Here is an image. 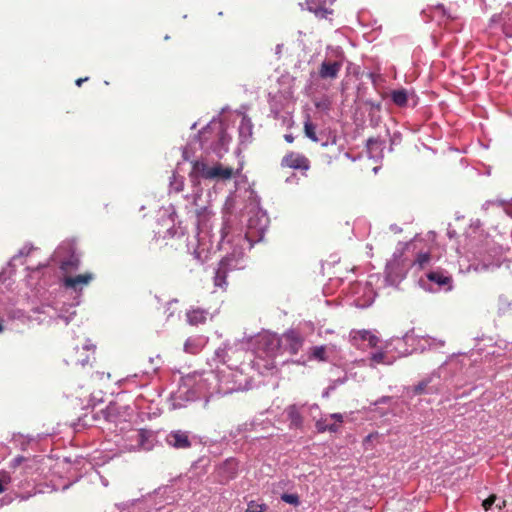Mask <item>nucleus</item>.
Wrapping results in <instances>:
<instances>
[{"mask_svg":"<svg viewBox=\"0 0 512 512\" xmlns=\"http://www.w3.org/2000/svg\"><path fill=\"white\" fill-rule=\"evenodd\" d=\"M95 353L96 346L90 340L80 339L67 350L65 361L72 366H92L96 360Z\"/></svg>","mask_w":512,"mask_h":512,"instance_id":"obj_1","label":"nucleus"},{"mask_svg":"<svg viewBox=\"0 0 512 512\" xmlns=\"http://www.w3.org/2000/svg\"><path fill=\"white\" fill-rule=\"evenodd\" d=\"M193 172L199 174L202 178L226 181L239 174V170H234L232 167H224L221 163L209 167L202 161H195L193 163Z\"/></svg>","mask_w":512,"mask_h":512,"instance_id":"obj_2","label":"nucleus"},{"mask_svg":"<svg viewBox=\"0 0 512 512\" xmlns=\"http://www.w3.org/2000/svg\"><path fill=\"white\" fill-rule=\"evenodd\" d=\"M237 262L238 261L233 256H226L219 262L214 276L215 287L222 291L227 290V276L229 272L239 268Z\"/></svg>","mask_w":512,"mask_h":512,"instance_id":"obj_3","label":"nucleus"},{"mask_svg":"<svg viewBox=\"0 0 512 512\" xmlns=\"http://www.w3.org/2000/svg\"><path fill=\"white\" fill-rule=\"evenodd\" d=\"M281 166L283 168L307 171L310 168V161L305 155L290 151L283 156Z\"/></svg>","mask_w":512,"mask_h":512,"instance_id":"obj_4","label":"nucleus"},{"mask_svg":"<svg viewBox=\"0 0 512 512\" xmlns=\"http://www.w3.org/2000/svg\"><path fill=\"white\" fill-rule=\"evenodd\" d=\"M282 345L291 355H296L303 346L304 338L296 330H288L281 336Z\"/></svg>","mask_w":512,"mask_h":512,"instance_id":"obj_5","label":"nucleus"},{"mask_svg":"<svg viewBox=\"0 0 512 512\" xmlns=\"http://www.w3.org/2000/svg\"><path fill=\"white\" fill-rule=\"evenodd\" d=\"M343 66V58L340 57L336 60L325 59L318 70L319 77L321 79L334 80L338 77L339 72Z\"/></svg>","mask_w":512,"mask_h":512,"instance_id":"obj_6","label":"nucleus"},{"mask_svg":"<svg viewBox=\"0 0 512 512\" xmlns=\"http://www.w3.org/2000/svg\"><path fill=\"white\" fill-rule=\"evenodd\" d=\"M259 343L271 357L276 356L282 347V339L277 334H265L261 336Z\"/></svg>","mask_w":512,"mask_h":512,"instance_id":"obj_7","label":"nucleus"},{"mask_svg":"<svg viewBox=\"0 0 512 512\" xmlns=\"http://www.w3.org/2000/svg\"><path fill=\"white\" fill-rule=\"evenodd\" d=\"M94 276L92 273H84L79 274L77 276H66L63 279V285L66 288H71L73 290H81L83 286L88 285Z\"/></svg>","mask_w":512,"mask_h":512,"instance_id":"obj_8","label":"nucleus"},{"mask_svg":"<svg viewBox=\"0 0 512 512\" xmlns=\"http://www.w3.org/2000/svg\"><path fill=\"white\" fill-rule=\"evenodd\" d=\"M167 443L176 449H187L191 447L188 434L183 431H172L166 438Z\"/></svg>","mask_w":512,"mask_h":512,"instance_id":"obj_9","label":"nucleus"},{"mask_svg":"<svg viewBox=\"0 0 512 512\" xmlns=\"http://www.w3.org/2000/svg\"><path fill=\"white\" fill-rule=\"evenodd\" d=\"M209 316V312L200 307H192L186 312V320L192 326L205 324Z\"/></svg>","mask_w":512,"mask_h":512,"instance_id":"obj_10","label":"nucleus"},{"mask_svg":"<svg viewBox=\"0 0 512 512\" xmlns=\"http://www.w3.org/2000/svg\"><path fill=\"white\" fill-rule=\"evenodd\" d=\"M429 281L436 283L440 287H446V290L452 289L453 279L450 275L445 274L443 271H432L427 274Z\"/></svg>","mask_w":512,"mask_h":512,"instance_id":"obj_11","label":"nucleus"},{"mask_svg":"<svg viewBox=\"0 0 512 512\" xmlns=\"http://www.w3.org/2000/svg\"><path fill=\"white\" fill-rule=\"evenodd\" d=\"M326 2L327 0H307L308 10L319 18H326L332 13V10L326 7Z\"/></svg>","mask_w":512,"mask_h":512,"instance_id":"obj_12","label":"nucleus"},{"mask_svg":"<svg viewBox=\"0 0 512 512\" xmlns=\"http://www.w3.org/2000/svg\"><path fill=\"white\" fill-rule=\"evenodd\" d=\"M351 336H352V339L355 341H357V340L367 341L369 347H371V348L376 347L379 343V338L375 334H373L372 332H370L368 330L353 331L351 333Z\"/></svg>","mask_w":512,"mask_h":512,"instance_id":"obj_13","label":"nucleus"},{"mask_svg":"<svg viewBox=\"0 0 512 512\" xmlns=\"http://www.w3.org/2000/svg\"><path fill=\"white\" fill-rule=\"evenodd\" d=\"M286 411L290 421V426L294 428H301L303 425V417L299 408L296 405H290Z\"/></svg>","mask_w":512,"mask_h":512,"instance_id":"obj_14","label":"nucleus"},{"mask_svg":"<svg viewBox=\"0 0 512 512\" xmlns=\"http://www.w3.org/2000/svg\"><path fill=\"white\" fill-rule=\"evenodd\" d=\"M432 14L434 17L446 18L449 20H454L458 18L456 11H451V9L446 8L443 4H438L432 8Z\"/></svg>","mask_w":512,"mask_h":512,"instance_id":"obj_15","label":"nucleus"},{"mask_svg":"<svg viewBox=\"0 0 512 512\" xmlns=\"http://www.w3.org/2000/svg\"><path fill=\"white\" fill-rule=\"evenodd\" d=\"M80 260L76 255H71L69 258L61 262L60 268L65 273L72 272L79 267Z\"/></svg>","mask_w":512,"mask_h":512,"instance_id":"obj_16","label":"nucleus"},{"mask_svg":"<svg viewBox=\"0 0 512 512\" xmlns=\"http://www.w3.org/2000/svg\"><path fill=\"white\" fill-rule=\"evenodd\" d=\"M391 99L395 105L404 107L408 102L407 91L405 89L394 90L391 92Z\"/></svg>","mask_w":512,"mask_h":512,"instance_id":"obj_17","label":"nucleus"},{"mask_svg":"<svg viewBox=\"0 0 512 512\" xmlns=\"http://www.w3.org/2000/svg\"><path fill=\"white\" fill-rule=\"evenodd\" d=\"M315 426H316L317 431L320 432V433H323V432H326V431L335 433V432H337L339 430V425L336 424V423L329 424L327 422V418L319 419L316 422Z\"/></svg>","mask_w":512,"mask_h":512,"instance_id":"obj_18","label":"nucleus"},{"mask_svg":"<svg viewBox=\"0 0 512 512\" xmlns=\"http://www.w3.org/2000/svg\"><path fill=\"white\" fill-rule=\"evenodd\" d=\"M304 133L307 138H309L313 142H318V137L316 135V126L311 122L310 116L307 115L306 120L304 122Z\"/></svg>","mask_w":512,"mask_h":512,"instance_id":"obj_19","label":"nucleus"},{"mask_svg":"<svg viewBox=\"0 0 512 512\" xmlns=\"http://www.w3.org/2000/svg\"><path fill=\"white\" fill-rule=\"evenodd\" d=\"M311 357L319 361L326 360V348L325 346H315L311 348Z\"/></svg>","mask_w":512,"mask_h":512,"instance_id":"obj_20","label":"nucleus"},{"mask_svg":"<svg viewBox=\"0 0 512 512\" xmlns=\"http://www.w3.org/2000/svg\"><path fill=\"white\" fill-rule=\"evenodd\" d=\"M385 358H386V354L384 352H377V353H374L372 354L370 360H371V365L370 366H374L376 364H383L385 363Z\"/></svg>","mask_w":512,"mask_h":512,"instance_id":"obj_21","label":"nucleus"},{"mask_svg":"<svg viewBox=\"0 0 512 512\" xmlns=\"http://www.w3.org/2000/svg\"><path fill=\"white\" fill-rule=\"evenodd\" d=\"M11 482V477L7 472L0 474V494L6 490V486Z\"/></svg>","mask_w":512,"mask_h":512,"instance_id":"obj_22","label":"nucleus"},{"mask_svg":"<svg viewBox=\"0 0 512 512\" xmlns=\"http://www.w3.org/2000/svg\"><path fill=\"white\" fill-rule=\"evenodd\" d=\"M281 499L284 502L292 504V505H298L299 504V497L296 494H286L285 493V494H283L281 496Z\"/></svg>","mask_w":512,"mask_h":512,"instance_id":"obj_23","label":"nucleus"},{"mask_svg":"<svg viewBox=\"0 0 512 512\" xmlns=\"http://www.w3.org/2000/svg\"><path fill=\"white\" fill-rule=\"evenodd\" d=\"M430 261V254L427 252H421L417 255L416 263L423 267L425 264H427Z\"/></svg>","mask_w":512,"mask_h":512,"instance_id":"obj_24","label":"nucleus"},{"mask_svg":"<svg viewBox=\"0 0 512 512\" xmlns=\"http://www.w3.org/2000/svg\"><path fill=\"white\" fill-rule=\"evenodd\" d=\"M495 502H497V496L492 494L483 501L482 506L486 511H488L492 508Z\"/></svg>","mask_w":512,"mask_h":512,"instance_id":"obj_25","label":"nucleus"},{"mask_svg":"<svg viewBox=\"0 0 512 512\" xmlns=\"http://www.w3.org/2000/svg\"><path fill=\"white\" fill-rule=\"evenodd\" d=\"M264 507H265V505H263V504H258V503H255V502H250L248 504L246 512H264Z\"/></svg>","mask_w":512,"mask_h":512,"instance_id":"obj_26","label":"nucleus"},{"mask_svg":"<svg viewBox=\"0 0 512 512\" xmlns=\"http://www.w3.org/2000/svg\"><path fill=\"white\" fill-rule=\"evenodd\" d=\"M330 418L335 420V423L340 426V424L343 422V415L340 413H333L330 415Z\"/></svg>","mask_w":512,"mask_h":512,"instance_id":"obj_27","label":"nucleus"},{"mask_svg":"<svg viewBox=\"0 0 512 512\" xmlns=\"http://www.w3.org/2000/svg\"><path fill=\"white\" fill-rule=\"evenodd\" d=\"M497 501V503L495 502V508L498 510V512H501L502 509L506 506V501L499 498H497Z\"/></svg>","mask_w":512,"mask_h":512,"instance_id":"obj_28","label":"nucleus"},{"mask_svg":"<svg viewBox=\"0 0 512 512\" xmlns=\"http://www.w3.org/2000/svg\"><path fill=\"white\" fill-rule=\"evenodd\" d=\"M425 386H426V385H425V384H423V383H421V384L417 385V386L415 387V393H416V394H421V393L424 391Z\"/></svg>","mask_w":512,"mask_h":512,"instance_id":"obj_29","label":"nucleus"},{"mask_svg":"<svg viewBox=\"0 0 512 512\" xmlns=\"http://www.w3.org/2000/svg\"><path fill=\"white\" fill-rule=\"evenodd\" d=\"M284 139L288 142V143H292L294 141V137L291 135V134H286L284 135Z\"/></svg>","mask_w":512,"mask_h":512,"instance_id":"obj_30","label":"nucleus"},{"mask_svg":"<svg viewBox=\"0 0 512 512\" xmlns=\"http://www.w3.org/2000/svg\"><path fill=\"white\" fill-rule=\"evenodd\" d=\"M88 80V77H85V78H79L76 80V85L77 86H81L83 82L87 81Z\"/></svg>","mask_w":512,"mask_h":512,"instance_id":"obj_31","label":"nucleus"},{"mask_svg":"<svg viewBox=\"0 0 512 512\" xmlns=\"http://www.w3.org/2000/svg\"><path fill=\"white\" fill-rule=\"evenodd\" d=\"M376 143H377V140H376V139H374V138H369V139L367 140V146H368V147H370L371 145L376 144Z\"/></svg>","mask_w":512,"mask_h":512,"instance_id":"obj_32","label":"nucleus"},{"mask_svg":"<svg viewBox=\"0 0 512 512\" xmlns=\"http://www.w3.org/2000/svg\"><path fill=\"white\" fill-rule=\"evenodd\" d=\"M185 351L186 352H192L190 348H188V341L185 343Z\"/></svg>","mask_w":512,"mask_h":512,"instance_id":"obj_33","label":"nucleus"},{"mask_svg":"<svg viewBox=\"0 0 512 512\" xmlns=\"http://www.w3.org/2000/svg\"><path fill=\"white\" fill-rule=\"evenodd\" d=\"M2 331H3V325H2V323L0 322V332H2Z\"/></svg>","mask_w":512,"mask_h":512,"instance_id":"obj_34","label":"nucleus"},{"mask_svg":"<svg viewBox=\"0 0 512 512\" xmlns=\"http://www.w3.org/2000/svg\"><path fill=\"white\" fill-rule=\"evenodd\" d=\"M509 307H511V308H512V304H509Z\"/></svg>","mask_w":512,"mask_h":512,"instance_id":"obj_35","label":"nucleus"}]
</instances>
